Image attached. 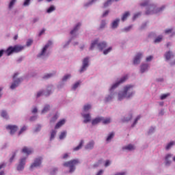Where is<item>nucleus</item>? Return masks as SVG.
Masks as SVG:
<instances>
[{
    "instance_id": "obj_1",
    "label": "nucleus",
    "mask_w": 175,
    "mask_h": 175,
    "mask_svg": "<svg viewBox=\"0 0 175 175\" xmlns=\"http://www.w3.org/2000/svg\"><path fill=\"white\" fill-rule=\"evenodd\" d=\"M135 92H133V85H127L124 88L123 92L118 94V100H122L125 98H129L133 96Z\"/></svg>"
},
{
    "instance_id": "obj_2",
    "label": "nucleus",
    "mask_w": 175,
    "mask_h": 175,
    "mask_svg": "<svg viewBox=\"0 0 175 175\" xmlns=\"http://www.w3.org/2000/svg\"><path fill=\"white\" fill-rule=\"evenodd\" d=\"M141 6L146 7V14H155V13H158L159 12H162L163 9H165V6H163L160 8H157V6L153 4H148V1L141 3Z\"/></svg>"
},
{
    "instance_id": "obj_3",
    "label": "nucleus",
    "mask_w": 175,
    "mask_h": 175,
    "mask_svg": "<svg viewBox=\"0 0 175 175\" xmlns=\"http://www.w3.org/2000/svg\"><path fill=\"white\" fill-rule=\"evenodd\" d=\"M24 50V46L20 45H15L14 46H9L5 51V54L7 57L12 55L14 53H20V51H23Z\"/></svg>"
},
{
    "instance_id": "obj_4",
    "label": "nucleus",
    "mask_w": 175,
    "mask_h": 175,
    "mask_svg": "<svg viewBox=\"0 0 175 175\" xmlns=\"http://www.w3.org/2000/svg\"><path fill=\"white\" fill-rule=\"evenodd\" d=\"M80 161L78 159H73L70 161H66L63 164V166L65 167H70V173H73L75 170H76V165H79Z\"/></svg>"
},
{
    "instance_id": "obj_5",
    "label": "nucleus",
    "mask_w": 175,
    "mask_h": 175,
    "mask_svg": "<svg viewBox=\"0 0 175 175\" xmlns=\"http://www.w3.org/2000/svg\"><path fill=\"white\" fill-rule=\"evenodd\" d=\"M98 40H95L94 41H92L91 46H90V50H94V47H95V46H98L99 50L102 51L103 50V49H106V47H107V44L105 42H100L98 44Z\"/></svg>"
},
{
    "instance_id": "obj_6",
    "label": "nucleus",
    "mask_w": 175,
    "mask_h": 175,
    "mask_svg": "<svg viewBox=\"0 0 175 175\" xmlns=\"http://www.w3.org/2000/svg\"><path fill=\"white\" fill-rule=\"evenodd\" d=\"M18 76V73L16 72L13 76L14 82L12 83L10 88L11 90H14L16 87H18V84L23 81V78H18L16 79V77Z\"/></svg>"
},
{
    "instance_id": "obj_7",
    "label": "nucleus",
    "mask_w": 175,
    "mask_h": 175,
    "mask_svg": "<svg viewBox=\"0 0 175 175\" xmlns=\"http://www.w3.org/2000/svg\"><path fill=\"white\" fill-rule=\"evenodd\" d=\"M42 161H43V158L38 157L34 160V162L31 165L30 169H33V167H39L42 165Z\"/></svg>"
},
{
    "instance_id": "obj_8",
    "label": "nucleus",
    "mask_w": 175,
    "mask_h": 175,
    "mask_svg": "<svg viewBox=\"0 0 175 175\" xmlns=\"http://www.w3.org/2000/svg\"><path fill=\"white\" fill-rule=\"evenodd\" d=\"M128 80V75H125L124 77H123L122 78H121V79L120 80V81L116 83L115 84H113L111 89L110 91H113V90L117 88V87H118V85H120V84H122V83H124L125 81Z\"/></svg>"
},
{
    "instance_id": "obj_9",
    "label": "nucleus",
    "mask_w": 175,
    "mask_h": 175,
    "mask_svg": "<svg viewBox=\"0 0 175 175\" xmlns=\"http://www.w3.org/2000/svg\"><path fill=\"white\" fill-rule=\"evenodd\" d=\"M5 128L8 131H10V135H14V133L17 132V129H18V127H17L16 125H8Z\"/></svg>"
},
{
    "instance_id": "obj_10",
    "label": "nucleus",
    "mask_w": 175,
    "mask_h": 175,
    "mask_svg": "<svg viewBox=\"0 0 175 175\" xmlns=\"http://www.w3.org/2000/svg\"><path fill=\"white\" fill-rule=\"evenodd\" d=\"M53 42L51 41H49L47 44L42 48V50L40 54H38V57H42V55H44L46 54V51H47V49H49V46H51Z\"/></svg>"
},
{
    "instance_id": "obj_11",
    "label": "nucleus",
    "mask_w": 175,
    "mask_h": 175,
    "mask_svg": "<svg viewBox=\"0 0 175 175\" xmlns=\"http://www.w3.org/2000/svg\"><path fill=\"white\" fill-rule=\"evenodd\" d=\"M142 57H143V53H137L133 59L134 65H137V64H140V60L142 59Z\"/></svg>"
},
{
    "instance_id": "obj_12",
    "label": "nucleus",
    "mask_w": 175,
    "mask_h": 175,
    "mask_svg": "<svg viewBox=\"0 0 175 175\" xmlns=\"http://www.w3.org/2000/svg\"><path fill=\"white\" fill-rule=\"evenodd\" d=\"M87 68H88V57H85V59H83V66L79 70L80 73H83V72H84V70H85Z\"/></svg>"
},
{
    "instance_id": "obj_13",
    "label": "nucleus",
    "mask_w": 175,
    "mask_h": 175,
    "mask_svg": "<svg viewBox=\"0 0 175 175\" xmlns=\"http://www.w3.org/2000/svg\"><path fill=\"white\" fill-rule=\"evenodd\" d=\"M27 158L21 159L18 165L17 166V170L21 171L24 170V165H25V161Z\"/></svg>"
},
{
    "instance_id": "obj_14",
    "label": "nucleus",
    "mask_w": 175,
    "mask_h": 175,
    "mask_svg": "<svg viewBox=\"0 0 175 175\" xmlns=\"http://www.w3.org/2000/svg\"><path fill=\"white\" fill-rule=\"evenodd\" d=\"M32 148H28L27 146H24L22 150V152L27 154V155H30V154H32Z\"/></svg>"
},
{
    "instance_id": "obj_15",
    "label": "nucleus",
    "mask_w": 175,
    "mask_h": 175,
    "mask_svg": "<svg viewBox=\"0 0 175 175\" xmlns=\"http://www.w3.org/2000/svg\"><path fill=\"white\" fill-rule=\"evenodd\" d=\"M95 146V142L94 140L90 141L85 147V150H92Z\"/></svg>"
},
{
    "instance_id": "obj_16",
    "label": "nucleus",
    "mask_w": 175,
    "mask_h": 175,
    "mask_svg": "<svg viewBox=\"0 0 175 175\" xmlns=\"http://www.w3.org/2000/svg\"><path fill=\"white\" fill-rule=\"evenodd\" d=\"M102 120H103V117L96 118L92 121V124L96 125L97 124H99V122H102Z\"/></svg>"
},
{
    "instance_id": "obj_17",
    "label": "nucleus",
    "mask_w": 175,
    "mask_h": 175,
    "mask_svg": "<svg viewBox=\"0 0 175 175\" xmlns=\"http://www.w3.org/2000/svg\"><path fill=\"white\" fill-rule=\"evenodd\" d=\"M170 158H172V154H167L165 156V166H170V163H172V161H170Z\"/></svg>"
},
{
    "instance_id": "obj_18",
    "label": "nucleus",
    "mask_w": 175,
    "mask_h": 175,
    "mask_svg": "<svg viewBox=\"0 0 175 175\" xmlns=\"http://www.w3.org/2000/svg\"><path fill=\"white\" fill-rule=\"evenodd\" d=\"M65 122H66L65 119H63V120L59 121L56 124V125L55 126V129H59V128H61V126H62V125H64Z\"/></svg>"
},
{
    "instance_id": "obj_19",
    "label": "nucleus",
    "mask_w": 175,
    "mask_h": 175,
    "mask_svg": "<svg viewBox=\"0 0 175 175\" xmlns=\"http://www.w3.org/2000/svg\"><path fill=\"white\" fill-rule=\"evenodd\" d=\"M120 23V19L116 18L115 21H113L111 23V28L113 29H116L117 27H118V24Z\"/></svg>"
},
{
    "instance_id": "obj_20",
    "label": "nucleus",
    "mask_w": 175,
    "mask_h": 175,
    "mask_svg": "<svg viewBox=\"0 0 175 175\" xmlns=\"http://www.w3.org/2000/svg\"><path fill=\"white\" fill-rule=\"evenodd\" d=\"M83 117L85 119L83 120L84 124H87V122H90V121H91V116H90V113L84 114L83 115Z\"/></svg>"
},
{
    "instance_id": "obj_21",
    "label": "nucleus",
    "mask_w": 175,
    "mask_h": 175,
    "mask_svg": "<svg viewBox=\"0 0 175 175\" xmlns=\"http://www.w3.org/2000/svg\"><path fill=\"white\" fill-rule=\"evenodd\" d=\"M80 27H81V23H78L74 27V29L70 31V34L71 35H74V33H76L79 31V29L80 28Z\"/></svg>"
},
{
    "instance_id": "obj_22",
    "label": "nucleus",
    "mask_w": 175,
    "mask_h": 175,
    "mask_svg": "<svg viewBox=\"0 0 175 175\" xmlns=\"http://www.w3.org/2000/svg\"><path fill=\"white\" fill-rule=\"evenodd\" d=\"M165 59L167 61H169V59H170L172 57H174V55H173V53H172V51H168L165 53Z\"/></svg>"
},
{
    "instance_id": "obj_23",
    "label": "nucleus",
    "mask_w": 175,
    "mask_h": 175,
    "mask_svg": "<svg viewBox=\"0 0 175 175\" xmlns=\"http://www.w3.org/2000/svg\"><path fill=\"white\" fill-rule=\"evenodd\" d=\"M131 16V13L129 12H126L123 14V15L122 16V21H125L128 17H129Z\"/></svg>"
},
{
    "instance_id": "obj_24",
    "label": "nucleus",
    "mask_w": 175,
    "mask_h": 175,
    "mask_svg": "<svg viewBox=\"0 0 175 175\" xmlns=\"http://www.w3.org/2000/svg\"><path fill=\"white\" fill-rule=\"evenodd\" d=\"M122 150H128L129 151H132V150H135V146L132 144H129L128 146L122 147Z\"/></svg>"
},
{
    "instance_id": "obj_25",
    "label": "nucleus",
    "mask_w": 175,
    "mask_h": 175,
    "mask_svg": "<svg viewBox=\"0 0 175 175\" xmlns=\"http://www.w3.org/2000/svg\"><path fill=\"white\" fill-rule=\"evenodd\" d=\"M147 69H148V64H144L141 65V70H140L141 73H144V72H146Z\"/></svg>"
},
{
    "instance_id": "obj_26",
    "label": "nucleus",
    "mask_w": 175,
    "mask_h": 175,
    "mask_svg": "<svg viewBox=\"0 0 175 175\" xmlns=\"http://www.w3.org/2000/svg\"><path fill=\"white\" fill-rule=\"evenodd\" d=\"M84 144V140H81L78 146L74 148V151H79V150L81 149V147H83V145Z\"/></svg>"
},
{
    "instance_id": "obj_27",
    "label": "nucleus",
    "mask_w": 175,
    "mask_h": 175,
    "mask_svg": "<svg viewBox=\"0 0 175 175\" xmlns=\"http://www.w3.org/2000/svg\"><path fill=\"white\" fill-rule=\"evenodd\" d=\"M1 117H3V118H5V120L9 119V116L8 115V112L5 110H3L1 111Z\"/></svg>"
},
{
    "instance_id": "obj_28",
    "label": "nucleus",
    "mask_w": 175,
    "mask_h": 175,
    "mask_svg": "<svg viewBox=\"0 0 175 175\" xmlns=\"http://www.w3.org/2000/svg\"><path fill=\"white\" fill-rule=\"evenodd\" d=\"M101 122H103V124L106 125L111 122V119H110V118H107L105 119L103 118V120H101Z\"/></svg>"
},
{
    "instance_id": "obj_29",
    "label": "nucleus",
    "mask_w": 175,
    "mask_h": 175,
    "mask_svg": "<svg viewBox=\"0 0 175 175\" xmlns=\"http://www.w3.org/2000/svg\"><path fill=\"white\" fill-rule=\"evenodd\" d=\"M113 137H114V132H111V133H109V135L107 137V142H110V140H111Z\"/></svg>"
},
{
    "instance_id": "obj_30",
    "label": "nucleus",
    "mask_w": 175,
    "mask_h": 175,
    "mask_svg": "<svg viewBox=\"0 0 175 175\" xmlns=\"http://www.w3.org/2000/svg\"><path fill=\"white\" fill-rule=\"evenodd\" d=\"M50 110V105H46L42 111V113H47Z\"/></svg>"
},
{
    "instance_id": "obj_31",
    "label": "nucleus",
    "mask_w": 175,
    "mask_h": 175,
    "mask_svg": "<svg viewBox=\"0 0 175 175\" xmlns=\"http://www.w3.org/2000/svg\"><path fill=\"white\" fill-rule=\"evenodd\" d=\"M163 38V37L162 36H159L157 38H155L154 43H159L162 42Z\"/></svg>"
},
{
    "instance_id": "obj_32",
    "label": "nucleus",
    "mask_w": 175,
    "mask_h": 175,
    "mask_svg": "<svg viewBox=\"0 0 175 175\" xmlns=\"http://www.w3.org/2000/svg\"><path fill=\"white\" fill-rule=\"evenodd\" d=\"M65 137H66V131H63L59 135V139L60 140H62L63 139H65Z\"/></svg>"
},
{
    "instance_id": "obj_33",
    "label": "nucleus",
    "mask_w": 175,
    "mask_h": 175,
    "mask_svg": "<svg viewBox=\"0 0 175 175\" xmlns=\"http://www.w3.org/2000/svg\"><path fill=\"white\" fill-rule=\"evenodd\" d=\"M55 135H57V131H55V130H53L51 133L50 140H53V139L55 137Z\"/></svg>"
},
{
    "instance_id": "obj_34",
    "label": "nucleus",
    "mask_w": 175,
    "mask_h": 175,
    "mask_svg": "<svg viewBox=\"0 0 175 175\" xmlns=\"http://www.w3.org/2000/svg\"><path fill=\"white\" fill-rule=\"evenodd\" d=\"M118 2V1L120 0H107V1L106 3H104V8H107V6H109V3H110V2Z\"/></svg>"
},
{
    "instance_id": "obj_35",
    "label": "nucleus",
    "mask_w": 175,
    "mask_h": 175,
    "mask_svg": "<svg viewBox=\"0 0 175 175\" xmlns=\"http://www.w3.org/2000/svg\"><path fill=\"white\" fill-rule=\"evenodd\" d=\"M174 146V142H170L165 147V150H170L171 147Z\"/></svg>"
},
{
    "instance_id": "obj_36",
    "label": "nucleus",
    "mask_w": 175,
    "mask_h": 175,
    "mask_svg": "<svg viewBox=\"0 0 175 175\" xmlns=\"http://www.w3.org/2000/svg\"><path fill=\"white\" fill-rule=\"evenodd\" d=\"M57 119H58V115L55 114L51 120L50 121L51 124L55 122V121H57Z\"/></svg>"
},
{
    "instance_id": "obj_37",
    "label": "nucleus",
    "mask_w": 175,
    "mask_h": 175,
    "mask_svg": "<svg viewBox=\"0 0 175 175\" xmlns=\"http://www.w3.org/2000/svg\"><path fill=\"white\" fill-rule=\"evenodd\" d=\"M55 10V7L54 5H51L48 10H47V13H51Z\"/></svg>"
},
{
    "instance_id": "obj_38",
    "label": "nucleus",
    "mask_w": 175,
    "mask_h": 175,
    "mask_svg": "<svg viewBox=\"0 0 175 175\" xmlns=\"http://www.w3.org/2000/svg\"><path fill=\"white\" fill-rule=\"evenodd\" d=\"M90 109H91V105H90V104L84 105V107H83V110L85 111H88V110H90Z\"/></svg>"
},
{
    "instance_id": "obj_39",
    "label": "nucleus",
    "mask_w": 175,
    "mask_h": 175,
    "mask_svg": "<svg viewBox=\"0 0 175 175\" xmlns=\"http://www.w3.org/2000/svg\"><path fill=\"white\" fill-rule=\"evenodd\" d=\"M140 118H142V116H137V118H135L132 126H135L137 124V121H139V120Z\"/></svg>"
},
{
    "instance_id": "obj_40",
    "label": "nucleus",
    "mask_w": 175,
    "mask_h": 175,
    "mask_svg": "<svg viewBox=\"0 0 175 175\" xmlns=\"http://www.w3.org/2000/svg\"><path fill=\"white\" fill-rule=\"evenodd\" d=\"M106 27V21H102L100 26V29H103Z\"/></svg>"
},
{
    "instance_id": "obj_41",
    "label": "nucleus",
    "mask_w": 175,
    "mask_h": 175,
    "mask_svg": "<svg viewBox=\"0 0 175 175\" xmlns=\"http://www.w3.org/2000/svg\"><path fill=\"white\" fill-rule=\"evenodd\" d=\"M170 96V94L169 93L165 94H162L160 98L161 99V100H163V99H166L167 96Z\"/></svg>"
},
{
    "instance_id": "obj_42",
    "label": "nucleus",
    "mask_w": 175,
    "mask_h": 175,
    "mask_svg": "<svg viewBox=\"0 0 175 175\" xmlns=\"http://www.w3.org/2000/svg\"><path fill=\"white\" fill-rule=\"evenodd\" d=\"M51 94V88H48L46 92L44 93L45 96H49Z\"/></svg>"
},
{
    "instance_id": "obj_43",
    "label": "nucleus",
    "mask_w": 175,
    "mask_h": 175,
    "mask_svg": "<svg viewBox=\"0 0 175 175\" xmlns=\"http://www.w3.org/2000/svg\"><path fill=\"white\" fill-rule=\"evenodd\" d=\"M16 3V0H11L10 4H9V8L12 9L13 8V5Z\"/></svg>"
},
{
    "instance_id": "obj_44",
    "label": "nucleus",
    "mask_w": 175,
    "mask_h": 175,
    "mask_svg": "<svg viewBox=\"0 0 175 175\" xmlns=\"http://www.w3.org/2000/svg\"><path fill=\"white\" fill-rule=\"evenodd\" d=\"M112 50V48L111 47H109V49L105 50L103 51V54H105L106 55V54H109V53H110Z\"/></svg>"
},
{
    "instance_id": "obj_45",
    "label": "nucleus",
    "mask_w": 175,
    "mask_h": 175,
    "mask_svg": "<svg viewBox=\"0 0 175 175\" xmlns=\"http://www.w3.org/2000/svg\"><path fill=\"white\" fill-rule=\"evenodd\" d=\"M68 79H70V75H65V76L63 77L62 80H63V81H66V80H68Z\"/></svg>"
},
{
    "instance_id": "obj_46",
    "label": "nucleus",
    "mask_w": 175,
    "mask_h": 175,
    "mask_svg": "<svg viewBox=\"0 0 175 175\" xmlns=\"http://www.w3.org/2000/svg\"><path fill=\"white\" fill-rule=\"evenodd\" d=\"M25 131H27V126H24L21 131L18 133V135H21V133H23V132H24Z\"/></svg>"
},
{
    "instance_id": "obj_47",
    "label": "nucleus",
    "mask_w": 175,
    "mask_h": 175,
    "mask_svg": "<svg viewBox=\"0 0 175 175\" xmlns=\"http://www.w3.org/2000/svg\"><path fill=\"white\" fill-rule=\"evenodd\" d=\"M79 85H80V82H77L73 86H72V89L73 90H76V88H77L79 87Z\"/></svg>"
},
{
    "instance_id": "obj_48",
    "label": "nucleus",
    "mask_w": 175,
    "mask_h": 175,
    "mask_svg": "<svg viewBox=\"0 0 175 175\" xmlns=\"http://www.w3.org/2000/svg\"><path fill=\"white\" fill-rule=\"evenodd\" d=\"M57 172H58V168H53L51 172V174H55Z\"/></svg>"
},
{
    "instance_id": "obj_49",
    "label": "nucleus",
    "mask_w": 175,
    "mask_h": 175,
    "mask_svg": "<svg viewBox=\"0 0 175 175\" xmlns=\"http://www.w3.org/2000/svg\"><path fill=\"white\" fill-rule=\"evenodd\" d=\"M172 32H173V29H165V33H172Z\"/></svg>"
},
{
    "instance_id": "obj_50",
    "label": "nucleus",
    "mask_w": 175,
    "mask_h": 175,
    "mask_svg": "<svg viewBox=\"0 0 175 175\" xmlns=\"http://www.w3.org/2000/svg\"><path fill=\"white\" fill-rule=\"evenodd\" d=\"M50 77H53V74H47L46 75L44 76L43 79H50Z\"/></svg>"
},
{
    "instance_id": "obj_51",
    "label": "nucleus",
    "mask_w": 175,
    "mask_h": 175,
    "mask_svg": "<svg viewBox=\"0 0 175 175\" xmlns=\"http://www.w3.org/2000/svg\"><path fill=\"white\" fill-rule=\"evenodd\" d=\"M32 43H33V40H29L27 42V46H31V44H32Z\"/></svg>"
},
{
    "instance_id": "obj_52",
    "label": "nucleus",
    "mask_w": 175,
    "mask_h": 175,
    "mask_svg": "<svg viewBox=\"0 0 175 175\" xmlns=\"http://www.w3.org/2000/svg\"><path fill=\"white\" fill-rule=\"evenodd\" d=\"M111 99H113V97L111 96H108L106 98H105V102H109L110 100H111Z\"/></svg>"
},
{
    "instance_id": "obj_53",
    "label": "nucleus",
    "mask_w": 175,
    "mask_h": 175,
    "mask_svg": "<svg viewBox=\"0 0 175 175\" xmlns=\"http://www.w3.org/2000/svg\"><path fill=\"white\" fill-rule=\"evenodd\" d=\"M30 1H31V0H25L23 3L24 6H28V5H29Z\"/></svg>"
},
{
    "instance_id": "obj_54",
    "label": "nucleus",
    "mask_w": 175,
    "mask_h": 175,
    "mask_svg": "<svg viewBox=\"0 0 175 175\" xmlns=\"http://www.w3.org/2000/svg\"><path fill=\"white\" fill-rule=\"evenodd\" d=\"M43 95V91H40L37 93V98H40V96H42Z\"/></svg>"
},
{
    "instance_id": "obj_55",
    "label": "nucleus",
    "mask_w": 175,
    "mask_h": 175,
    "mask_svg": "<svg viewBox=\"0 0 175 175\" xmlns=\"http://www.w3.org/2000/svg\"><path fill=\"white\" fill-rule=\"evenodd\" d=\"M152 58H153L152 56L151 55L148 56V57H146V62H150V61H152Z\"/></svg>"
},
{
    "instance_id": "obj_56",
    "label": "nucleus",
    "mask_w": 175,
    "mask_h": 175,
    "mask_svg": "<svg viewBox=\"0 0 175 175\" xmlns=\"http://www.w3.org/2000/svg\"><path fill=\"white\" fill-rule=\"evenodd\" d=\"M105 167H107V166H110V161L107 160L105 164Z\"/></svg>"
},
{
    "instance_id": "obj_57",
    "label": "nucleus",
    "mask_w": 175,
    "mask_h": 175,
    "mask_svg": "<svg viewBox=\"0 0 175 175\" xmlns=\"http://www.w3.org/2000/svg\"><path fill=\"white\" fill-rule=\"evenodd\" d=\"M44 32H46V29H42L41 30V31L39 33V36H42V35H43V33H44Z\"/></svg>"
},
{
    "instance_id": "obj_58",
    "label": "nucleus",
    "mask_w": 175,
    "mask_h": 175,
    "mask_svg": "<svg viewBox=\"0 0 175 175\" xmlns=\"http://www.w3.org/2000/svg\"><path fill=\"white\" fill-rule=\"evenodd\" d=\"M100 163H102V161H98V162L97 163L94 165V167H98V166H99V165H100Z\"/></svg>"
},
{
    "instance_id": "obj_59",
    "label": "nucleus",
    "mask_w": 175,
    "mask_h": 175,
    "mask_svg": "<svg viewBox=\"0 0 175 175\" xmlns=\"http://www.w3.org/2000/svg\"><path fill=\"white\" fill-rule=\"evenodd\" d=\"M31 113H33V114H35V113H38V108L34 107L31 111Z\"/></svg>"
},
{
    "instance_id": "obj_60",
    "label": "nucleus",
    "mask_w": 175,
    "mask_h": 175,
    "mask_svg": "<svg viewBox=\"0 0 175 175\" xmlns=\"http://www.w3.org/2000/svg\"><path fill=\"white\" fill-rule=\"evenodd\" d=\"M3 54H5V50H0V58L3 55Z\"/></svg>"
},
{
    "instance_id": "obj_61",
    "label": "nucleus",
    "mask_w": 175,
    "mask_h": 175,
    "mask_svg": "<svg viewBox=\"0 0 175 175\" xmlns=\"http://www.w3.org/2000/svg\"><path fill=\"white\" fill-rule=\"evenodd\" d=\"M107 14H109V10L105 11L103 14V17H106V16H107Z\"/></svg>"
},
{
    "instance_id": "obj_62",
    "label": "nucleus",
    "mask_w": 175,
    "mask_h": 175,
    "mask_svg": "<svg viewBox=\"0 0 175 175\" xmlns=\"http://www.w3.org/2000/svg\"><path fill=\"white\" fill-rule=\"evenodd\" d=\"M139 16H140V13L135 14L133 16V20H136V18H137V17H139Z\"/></svg>"
},
{
    "instance_id": "obj_63",
    "label": "nucleus",
    "mask_w": 175,
    "mask_h": 175,
    "mask_svg": "<svg viewBox=\"0 0 175 175\" xmlns=\"http://www.w3.org/2000/svg\"><path fill=\"white\" fill-rule=\"evenodd\" d=\"M103 174V170H100L98 171V172L96 175H102Z\"/></svg>"
},
{
    "instance_id": "obj_64",
    "label": "nucleus",
    "mask_w": 175,
    "mask_h": 175,
    "mask_svg": "<svg viewBox=\"0 0 175 175\" xmlns=\"http://www.w3.org/2000/svg\"><path fill=\"white\" fill-rule=\"evenodd\" d=\"M132 120V115L130 116L129 118H126L123 121H131Z\"/></svg>"
}]
</instances>
